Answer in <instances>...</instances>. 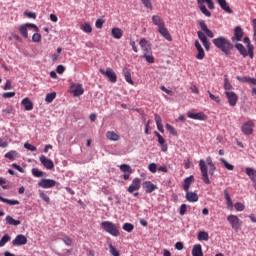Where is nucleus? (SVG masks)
Instances as JSON below:
<instances>
[{
    "instance_id": "nucleus-41",
    "label": "nucleus",
    "mask_w": 256,
    "mask_h": 256,
    "mask_svg": "<svg viewBox=\"0 0 256 256\" xmlns=\"http://www.w3.org/2000/svg\"><path fill=\"white\" fill-rule=\"evenodd\" d=\"M9 241H11V236H9V234H5L0 240V247H5Z\"/></svg>"
},
{
    "instance_id": "nucleus-46",
    "label": "nucleus",
    "mask_w": 256,
    "mask_h": 256,
    "mask_svg": "<svg viewBox=\"0 0 256 256\" xmlns=\"http://www.w3.org/2000/svg\"><path fill=\"white\" fill-rule=\"evenodd\" d=\"M120 171H122V173H133L131 166H129L128 164H122L120 166Z\"/></svg>"
},
{
    "instance_id": "nucleus-61",
    "label": "nucleus",
    "mask_w": 256,
    "mask_h": 256,
    "mask_svg": "<svg viewBox=\"0 0 256 256\" xmlns=\"http://www.w3.org/2000/svg\"><path fill=\"white\" fill-rule=\"evenodd\" d=\"M2 113H4L5 115H11L13 113V107L12 106H8L5 109L2 110Z\"/></svg>"
},
{
    "instance_id": "nucleus-63",
    "label": "nucleus",
    "mask_w": 256,
    "mask_h": 256,
    "mask_svg": "<svg viewBox=\"0 0 256 256\" xmlns=\"http://www.w3.org/2000/svg\"><path fill=\"white\" fill-rule=\"evenodd\" d=\"M148 169L151 173H157V164L155 163H151L149 166H148Z\"/></svg>"
},
{
    "instance_id": "nucleus-4",
    "label": "nucleus",
    "mask_w": 256,
    "mask_h": 256,
    "mask_svg": "<svg viewBox=\"0 0 256 256\" xmlns=\"http://www.w3.org/2000/svg\"><path fill=\"white\" fill-rule=\"evenodd\" d=\"M100 226L106 233L112 235V237H119L121 235L119 226L111 221H103Z\"/></svg>"
},
{
    "instance_id": "nucleus-21",
    "label": "nucleus",
    "mask_w": 256,
    "mask_h": 256,
    "mask_svg": "<svg viewBox=\"0 0 256 256\" xmlns=\"http://www.w3.org/2000/svg\"><path fill=\"white\" fill-rule=\"evenodd\" d=\"M217 3L219 4L222 11H225V13H228L229 15L233 13V10L231 7H229V4H227V0H217Z\"/></svg>"
},
{
    "instance_id": "nucleus-23",
    "label": "nucleus",
    "mask_w": 256,
    "mask_h": 256,
    "mask_svg": "<svg viewBox=\"0 0 256 256\" xmlns=\"http://www.w3.org/2000/svg\"><path fill=\"white\" fill-rule=\"evenodd\" d=\"M25 111H33V102L29 98H24L21 102Z\"/></svg>"
},
{
    "instance_id": "nucleus-6",
    "label": "nucleus",
    "mask_w": 256,
    "mask_h": 256,
    "mask_svg": "<svg viewBox=\"0 0 256 256\" xmlns=\"http://www.w3.org/2000/svg\"><path fill=\"white\" fill-rule=\"evenodd\" d=\"M227 221L228 223H230L234 231H239V229H241V225H243V222L241 221V219H239L237 215H233V214L228 215Z\"/></svg>"
},
{
    "instance_id": "nucleus-31",
    "label": "nucleus",
    "mask_w": 256,
    "mask_h": 256,
    "mask_svg": "<svg viewBox=\"0 0 256 256\" xmlns=\"http://www.w3.org/2000/svg\"><path fill=\"white\" fill-rule=\"evenodd\" d=\"M155 122L158 131H160V133H163L165 131V129L163 128V120L161 119V116H159L158 114H155Z\"/></svg>"
},
{
    "instance_id": "nucleus-10",
    "label": "nucleus",
    "mask_w": 256,
    "mask_h": 256,
    "mask_svg": "<svg viewBox=\"0 0 256 256\" xmlns=\"http://www.w3.org/2000/svg\"><path fill=\"white\" fill-rule=\"evenodd\" d=\"M225 95L230 107H235L237 105V101H239V96H237L233 91H225Z\"/></svg>"
},
{
    "instance_id": "nucleus-14",
    "label": "nucleus",
    "mask_w": 256,
    "mask_h": 256,
    "mask_svg": "<svg viewBox=\"0 0 256 256\" xmlns=\"http://www.w3.org/2000/svg\"><path fill=\"white\" fill-rule=\"evenodd\" d=\"M12 245L14 247H19L21 245H27V237L23 234H18L14 240H12Z\"/></svg>"
},
{
    "instance_id": "nucleus-44",
    "label": "nucleus",
    "mask_w": 256,
    "mask_h": 256,
    "mask_svg": "<svg viewBox=\"0 0 256 256\" xmlns=\"http://www.w3.org/2000/svg\"><path fill=\"white\" fill-rule=\"evenodd\" d=\"M108 247H109V251H110L112 256H120L121 255L119 253V250H117V248H115V246H113V244L109 243Z\"/></svg>"
},
{
    "instance_id": "nucleus-1",
    "label": "nucleus",
    "mask_w": 256,
    "mask_h": 256,
    "mask_svg": "<svg viewBox=\"0 0 256 256\" xmlns=\"http://www.w3.org/2000/svg\"><path fill=\"white\" fill-rule=\"evenodd\" d=\"M207 165L209 169H207ZM199 167L202 175V181L205 183V185H211V180L209 179V175L213 177L217 169V167H215V164L213 163V159L211 158V156H208L206 158V162L205 160L201 159L199 161Z\"/></svg>"
},
{
    "instance_id": "nucleus-32",
    "label": "nucleus",
    "mask_w": 256,
    "mask_h": 256,
    "mask_svg": "<svg viewBox=\"0 0 256 256\" xmlns=\"http://www.w3.org/2000/svg\"><path fill=\"white\" fill-rule=\"evenodd\" d=\"M123 73H124L126 83H129L130 85H134L133 79H131V70L124 68Z\"/></svg>"
},
{
    "instance_id": "nucleus-42",
    "label": "nucleus",
    "mask_w": 256,
    "mask_h": 256,
    "mask_svg": "<svg viewBox=\"0 0 256 256\" xmlns=\"http://www.w3.org/2000/svg\"><path fill=\"white\" fill-rule=\"evenodd\" d=\"M220 162L223 163L224 167L228 171H233V169H235V166H233V164H230L229 162H227V160H225V158H220Z\"/></svg>"
},
{
    "instance_id": "nucleus-15",
    "label": "nucleus",
    "mask_w": 256,
    "mask_h": 256,
    "mask_svg": "<svg viewBox=\"0 0 256 256\" xmlns=\"http://www.w3.org/2000/svg\"><path fill=\"white\" fill-rule=\"evenodd\" d=\"M187 117L189 119H194L195 121L207 120V115H205V113H203V112H198V113L188 112Z\"/></svg>"
},
{
    "instance_id": "nucleus-56",
    "label": "nucleus",
    "mask_w": 256,
    "mask_h": 256,
    "mask_svg": "<svg viewBox=\"0 0 256 256\" xmlns=\"http://www.w3.org/2000/svg\"><path fill=\"white\" fill-rule=\"evenodd\" d=\"M208 95L212 101H215V103H221V98H219V96L213 95L211 91H208Z\"/></svg>"
},
{
    "instance_id": "nucleus-27",
    "label": "nucleus",
    "mask_w": 256,
    "mask_h": 256,
    "mask_svg": "<svg viewBox=\"0 0 256 256\" xmlns=\"http://www.w3.org/2000/svg\"><path fill=\"white\" fill-rule=\"evenodd\" d=\"M235 48L237 49V51H239L242 57H249V52H247V49H245V46H243V44L238 43L235 45Z\"/></svg>"
},
{
    "instance_id": "nucleus-40",
    "label": "nucleus",
    "mask_w": 256,
    "mask_h": 256,
    "mask_svg": "<svg viewBox=\"0 0 256 256\" xmlns=\"http://www.w3.org/2000/svg\"><path fill=\"white\" fill-rule=\"evenodd\" d=\"M139 45L143 52L151 50V47L147 46V40L145 38L140 40Z\"/></svg>"
},
{
    "instance_id": "nucleus-50",
    "label": "nucleus",
    "mask_w": 256,
    "mask_h": 256,
    "mask_svg": "<svg viewBox=\"0 0 256 256\" xmlns=\"http://www.w3.org/2000/svg\"><path fill=\"white\" fill-rule=\"evenodd\" d=\"M166 129L171 135L177 136V130L171 124H166Z\"/></svg>"
},
{
    "instance_id": "nucleus-11",
    "label": "nucleus",
    "mask_w": 256,
    "mask_h": 256,
    "mask_svg": "<svg viewBox=\"0 0 256 256\" xmlns=\"http://www.w3.org/2000/svg\"><path fill=\"white\" fill-rule=\"evenodd\" d=\"M139 189H141V178H134L127 191L128 193L133 194L135 191H139Z\"/></svg>"
},
{
    "instance_id": "nucleus-51",
    "label": "nucleus",
    "mask_w": 256,
    "mask_h": 256,
    "mask_svg": "<svg viewBox=\"0 0 256 256\" xmlns=\"http://www.w3.org/2000/svg\"><path fill=\"white\" fill-rule=\"evenodd\" d=\"M62 241L67 247H71V245H73V239L69 238V236L62 238Z\"/></svg>"
},
{
    "instance_id": "nucleus-54",
    "label": "nucleus",
    "mask_w": 256,
    "mask_h": 256,
    "mask_svg": "<svg viewBox=\"0 0 256 256\" xmlns=\"http://www.w3.org/2000/svg\"><path fill=\"white\" fill-rule=\"evenodd\" d=\"M32 175H34V177H43V171H41L37 168H33Z\"/></svg>"
},
{
    "instance_id": "nucleus-64",
    "label": "nucleus",
    "mask_w": 256,
    "mask_h": 256,
    "mask_svg": "<svg viewBox=\"0 0 256 256\" xmlns=\"http://www.w3.org/2000/svg\"><path fill=\"white\" fill-rule=\"evenodd\" d=\"M185 213H187V204H182L180 206V215L183 216Z\"/></svg>"
},
{
    "instance_id": "nucleus-2",
    "label": "nucleus",
    "mask_w": 256,
    "mask_h": 256,
    "mask_svg": "<svg viewBox=\"0 0 256 256\" xmlns=\"http://www.w3.org/2000/svg\"><path fill=\"white\" fill-rule=\"evenodd\" d=\"M212 43L216 49L222 51V53L226 54L227 56L231 55V51H233V43L225 36H219L212 40Z\"/></svg>"
},
{
    "instance_id": "nucleus-49",
    "label": "nucleus",
    "mask_w": 256,
    "mask_h": 256,
    "mask_svg": "<svg viewBox=\"0 0 256 256\" xmlns=\"http://www.w3.org/2000/svg\"><path fill=\"white\" fill-rule=\"evenodd\" d=\"M39 197L40 199L44 200L45 203H51V198H49L47 194L41 190H39Z\"/></svg>"
},
{
    "instance_id": "nucleus-12",
    "label": "nucleus",
    "mask_w": 256,
    "mask_h": 256,
    "mask_svg": "<svg viewBox=\"0 0 256 256\" xmlns=\"http://www.w3.org/2000/svg\"><path fill=\"white\" fill-rule=\"evenodd\" d=\"M194 45L197 51L196 59H198V61H203V59H205V50L203 49V46H201L199 40H195Z\"/></svg>"
},
{
    "instance_id": "nucleus-58",
    "label": "nucleus",
    "mask_w": 256,
    "mask_h": 256,
    "mask_svg": "<svg viewBox=\"0 0 256 256\" xmlns=\"http://www.w3.org/2000/svg\"><path fill=\"white\" fill-rule=\"evenodd\" d=\"M33 43H39L41 41V34L34 33L32 36Z\"/></svg>"
},
{
    "instance_id": "nucleus-37",
    "label": "nucleus",
    "mask_w": 256,
    "mask_h": 256,
    "mask_svg": "<svg viewBox=\"0 0 256 256\" xmlns=\"http://www.w3.org/2000/svg\"><path fill=\"white\" fill-rule=\"evenodd\" d=\"M18 153L15 150H11L5 154L6 159H10V161H15V158L17 157Z\"/></svg>"
},
{
    "instance_id": "nucleus-29",
    "label": "nucleus",
    "mask_w": 256,
    "mask_h": 256,
    "mask_svg": "<svg viewBox=\"0 0 256 256\" xmlns=\"http://www.w3.org/2000/svg\"><path fill=\"white\" fill-rule=\"evenodd\" d=\"M111 35L114 39H121V37H123V30H121V28H113L111 31Z\"/></svg>"
},
{
    "instance_id": "nucleus-24",
    "label": "nucleus",
    "mask_w": 256,
    "mask_h": 256,
    "mask_svg": "<svg viewBox=\"0 0 256 256\" xmlns=\"http://www.w3.org/2000/svg\"><path fill=\"white\" fill-rule=\"evenodd\" d=\"M143 57L147 61V63H155V57H153V52L150 50H146L143 52Z\"/></svg>"
},
{
    "instance_id": "nucleus-18",
    "label": "nucleus",
    "mask_w": 256,
    "mask_h": 256,
    "mask_svg": "<svg viewBox=\"0 0 256 256\" xmlns=\"http://www.w3.org/2000/svg\"><path fill=\"white\" fill-rule=\"evenodd\" d=\"M156 137H158V143L160 144L161 151L163 153H167V150L169 149V146L165 142V138L159 134V132H155Z\"/></svg>"
},
{
    "instance_id": "nucleus-52",
    "label": "nucleus",
    "mask_w": 256,
    "mask_h": 256,
    "mask_svg": "<svg viewBox=\"0 0 256 256\" xmlns=\"http://www.w3.org/2000/svg\"><path fill=\"white\" fill-rule=\"evenodd\" d=\"M234 208L236 209V211H245V204L241 202H236L234 204Z\"/></svg>"
},
{
    "instance_id": "nucleus-34",
    "label": "nucleus",
    "mask_w": 256,
    "mask_h": 256,
    "mask_svg": "<svg viewBox=\"0 0 256 256\" xmlns=\"http://www.w3.org/2000/svg\"><path fill=\"white\" fill-rule=\"evenodd\" d=\"M5 220L8 225H13L14 227L19 226V224L21 223L19 220H15L13 217L9 215L6 216Z\"/></svg>"
},
{
    "instance_id": "nucleus-20",
    "label": "nucleus",
    "mask_w": 256,
    "mask_h": 256,
    "mask_svg": "<svg viewBox=\"0 0 256 256\" xmlns=\"http://www.w3.org/2000/svg\"><path fill=\"white\" fill-rule=\"evenodd\" d=\"M244 43H246L247 45L248 55L250 59H253V57H255V53H254L255 48L253 47V44H251V40L249 39V37L244 38Z\"/></svg>"
},
{
    "instance_id": "nucleus-7",
    "label": "nucleus",
    "mask_w": 256,
    "mask_h": 256,
    "mask_svg": "<svg viewBox=\"0 0 256 256\" xmlns=\"http://www.w3.org/2000/svg\"><path fill=\"white\" fill-rule=\"evenodd\" d=\"M99 71L101 75L107 77L110 83H117V74H115V71H113V69L107 68L106 71L104 69H100Z\"/></svg>"
},
{
    "instance_id": "nucleus-28",
    "label": "nucleus",
    "mask_w": 256,
    "mask_h": 256,
    "mask_svg": "<svg viewBox=\"0 0 256 256\" xmlns=\"http://www.w3.org/2000/svg\"><path fill=\"white\" fill-rule=\"evenodd\" d=\"M74 97H81L83 93H85V90L83 89V85L77 84L75 89L72 91Z\"/></svg>"
},
{
    "instance_id": "nucleus-48",
    "label": "nucleus",
    "mask_w": 256,
    "mask_h": 256,
    "mask_svg": "<svg viewBox=\"0 0 256 256\" xmlns=\"http://www.w3.org/2000/svg\"><path fill=\"white\" fill-rule=\"evenodd\" d=\"M57 97V93L52 92L46 95L45 101L46 103H53V100Z\"/></svg>"
},
{
    "instance_id": "nucleus-30",
    "label": "nucleus",
    "mask_w": 256,
    "mask_h": 256,
    "mask_svg": "<svg viewBox=\"0 0 256 256\" xmlns=\"http://www.w3.org/2000/svg\"><path fill=\"white\" fill-rule=\"evenodd\" d=\"M195 181V178L193 176H189L186 179H184L183 189L185 192L189 191V187H191V183Z\"/></svg>"
},
{
    "instance_id": "nucleus-5",
    "label": "nucleus",
    "mask_w": 256,
    "mask_h": 256,
    "mask_svg": "<svg viewBox=\"0 0 256 256\" xmlns=\"http://www.w3.org/2000/svg\"><path fill=\"white\" fill-rule=\"evenodd\" d=\"M205 3L210 9H215V3L213 2V0H197V4L201 13H203V15H205L206 17H211V12L207 9Z\"/></svg>"
},
{
    "instance_id": "nucleus-3",
    "label": "nucleus",
    "mask_w": 256,
    "mask_h": 256,
    "mask_svg": "<svg viewBox=\"0 0 256 256\" xmlns=\"http://www.w3.org/2000/svg\"><path fill=\"white\" fill-rule=\"evenodd\" d=\"M152 23L153 25L158 27V32L162 37H164V39H166V41H173V37L171 36V33H169L167 27H165V21L163 20V18H161V16L153 15Z\"/></svg>"
},
{
    "instance_id": "nucleus-60",
    "label": "nucleus",
    "mask_w": 256,
    "mask_h": 256,
    "mask_svg": "<svg viewBox=\"0 0 256 256\" xmlns=\"http://www.w3.org/2000/svg\"><path fill=\"white\" fill-rule=\"evenodd\" d=\"M3 99H11L15 97V92H6L2 95Z\"/></svg>"
},
{
    "instance_id": "nucleus-22",
    "label": "nucleus",
    "mask_w": 256,
    "mask_h": 256,
    "mask_svg": "<svg viewBox=\"0 0 256 256\" xmlns=\"http://www.w3.org/2000/svg\"><path fill=\"white\" fill-rule=\"evenodd\" d=\"M186 199L189 201V203H197V201H199V195L188 190L186 192Z\"/></svg>"
},
{
    "instance_id": "nucleus-47",
    "label": "nucleus",
    "mask_w": 256,
    "mask_h": 256,
    "mask_svg": "<svg viewBox=\"0 0 256 256\" xmlns=\"http://www.w3.org/2000/svg\"><path fill=\"white\" fill-rule=\"evenodd\" d=\"M122 229L124 231H127V233H131V231H133V229H135V226L131 223H124L122 226Z\"/></svg>"
},
{
    "instance_id": "nucleus-39",
    "label": "nucleus",
    "mask_w": 256,
    "mask_h": 256,
    "mask_svg": "<svg viewBox=\"0 0 256 256\" xmlns=\"http://www.w3.org/2000/svg\"><path fill=\"white\" fill-rule=\"evenodd\" d=\"M0 201H2V203H7V205H19V201L18 200H10V199H7V198H3L1 195H0Z\"/></svg>"
},
{
    "instance_id": "nucleus-9",
    "label": "nucleus",
    "mask_w": 256,
    "mask_h": 256,
    "mask_svg": "<svg viewBox=\"0 0 256 256\" xmlns=\"http://www.w3.org/2000/svg\"><path fill=\"white\" fill-rule=\"evenodd\" d=\"M255 128V123L253 120H249L248 122L242 125L241 131L244 135H253V129Z\"/></svg>"
},
{
    "instance_id": "nucleus-38",
    "label": "nucleus",
    "mask_w": 256,
    "mask_h": 256,
    "mask_svg": "<svg viewBox=\"0 0 256 256\" xmlns=\"http://www.w3.org/2000/svg\"><path fill=\"white\" fill-rule=\"evenodd\" d=\"M246 175L251 179V181H256V174L253 168H246Z\"/></svg>"
},
{
    "instance_id": "nucleus-53",
    "label": "nucleus",
    "mask_w": 256,
    "mask_h": 256,
    "mask_svg": "<svg viewBox=\"0 0 256 256\" xmlns=\"http://www.w3.org/2000/svg\"><path fill=\"white\" fill-rule=\"evenodd\" d=\"M197 36H198V39H200V41L202 43H205V41H207V36L202 31H198Z\"/></svg>"
},
{
    "instance_id": "nucleus-62",
    "label": "nucleus",
    "mask_w": 256,
    "mask_h": 256,
    "mask_svg": "<svg viewBox=\"0 0 256 256\" xmlns=\"http://www.w3.org/2000/svg\"><path fill=\"white\" fill-rule=\"evenodd\" d=\"M24 147H25V149H28V151H37V147L33 146L30 143H25Z\"/></svg>"
},
{
    "instance_id": "nucleus-26",
    "label": "nucleus",
    "mask_w": 256,
    "mask_h": 256,
    "mask_svg": "<svg viewBox=\"0 0 256 256\" xmlns=\"http://www.w3.org/2000/svg\"><path fill=\"white\" fill-rule=\"evenodd\" d=\"M106 138L109 141H119V139H121V137L119 136V134H117L115 131H108L106 133Z\"/></svg>"
},
{
    "instance_id": "nucleus-25",
    "label": "nucleus",
    "mask_w": 256,
    "mask_h": 256,
    "mask_svg": "<svg viewBox=\"0 0 256 256\" xmlns=\"http://www.w3.org/2000/svg\"><path fill=\"white\" fill-rule=\"evenodd\" d=\"M192 256H203V248L201 244H196L192 248Z\"/></svg>"
},
{
    "instance_id": "nucleus-17",
    "label": "nucleus",
    "mask_w": 256,
    "mask_h": 256,
    "mask_svg": "<svg viewBox=\"0 0 256 256\" xmlns=\"http://www.w3.org/2000/svg\"><path fill=\"white\" fill-rule=\"evenodd\" d=\"M143 189L145 190V193H153V191H157L158 187L157 185L153 184L151 181H144L142 184Z\"/></svg>"
},
{
    "instance_id": "nucleus-13",
    "label": "nucleus",
    "mask_w": 256,
    "mask_h": 256,
    "mask_svg": "<svg viewBox=\"0 0 256 256\" xmlns=\"http://www.w3.org/2000/svg\"><path fill=\"white\" fill-rule=\"evenodd\" d=\"M243 35H245L243 28H241V26H236L234 29V35L231 37V41L233 43H235V41H241V39H243Z\"/></svg>"
},
{
    "instance_id": "nucleus-8",
    "label": "nucleus",
    "mask_w": 256,
    "mask_h": 256,
    "mask_svg": "<svg viewBox=\"0 0 256 256\" xmlns=\"http://www.w3.org/2000/svg\"><path fill=\"white\" fill-rule=\"evenodd\" d=\"M38 185L42 189H51L52 187H55L57 185V181L53 179L43 178L38 182Z\"/></svg>"
},
{
    "instance_id": "nucleus-43",
    "label": "nucleus",
    "mask_w": 256,
    "mask_h": 256,
    "mask_svg": "<svg viewBox=\"0 0 256 256\" xmlns=\"http://www.w3.org/2000/svg\"><path fill=\"white\" fill-rule=\"evenodd\" d=\"M80 29L82 31H84V33H92V31H93V28L91 27V25L89 23L82 24L80 26Z\"/></svg>"
},
{
    "instance_id": "nucleus-57",
    "label": "nucleus",
    "mask_w": 256,
    "mask_h": 256,
    "mask_svg": "<svg viewBox=\"0 0 256 256\" xmlns=\"http://www.w3.org/2000/svg\"><path fill=\"white\" fill-rule=\"evenodd\" d=\"M237 81H240V83H249L250 77L247 76H237Z\"/></svg>"
},
{
    "instance_id": "nucleus-33",
    "label": "nucleus",
    "mask_w": 256,
    "mask_h": 256,
    "mask_svg": "<svg viewBox=\"0 0 256 256\" xmlns=\"http://www.w3.org/2000/svg\"><path fill=\"white\" fill-rule=\"evenodd\" d=\"M224 197L226 199L227 208L233 209V200L231 199V195H229V192L227 190H224Z\"/></svg>"
},
{
    "instance_id": "nucleus-36",
    "label": "nucleus",
    "mask_w": 256,
    "mask_h": 256,
    "mask_svg": "<svg viewBox=\"0 0 256 256\" xmlns=\"http://www.w3.org/2000/svg\"><path fill=\"white\" fill-rule=\"evenodd\" d=\"M18 31L20 32V35H22V37H24V39L29 38V33L27 32V27L25 25H21L18 28Z\"/></svg>"
},
{
    "instance_id": "nucleus-55",
    "label": "nucleus",
    "mask_w": 256,
    "mask_h": 256,
    "mask_svg": "<svg viewBox=\"0 0 256 256\" xmlns=\"http://www.w3.org/2000/svg\"><path fill=\"white\" fill-rule=\"evenodd\" d=\"M142 5L146 7V9H153V4L151 3V0H141Z\"/></svg>"
},
{
    "instance_id": "nucleus-35",
    "label": "nucleus",
    "mask_w": 256,
    "mask_h": 256,
    "mask_svg": "<svg viewBox=\"0 0 256 256\" xmlns=\"http://www.w3.org/2000/svg\"><path fill=\"white\" fill-rule=\"evenodd\" d=\"M198 241H209V233L200 231L197 236Z\"/></svg>"
},
{
    "instance_id": "nucleus-59",
    "label": "nucleus",
    "mask_w": 256,
    "mask_h": 256,
    "mask_svg": "<svg viewBox=\"0 0 256 256\" xmlns=\"http://www.w3.org/2000/svg\"><path fill=\"white\" fill-rule=\"evenodd\" d=\"M3 89L4 91H11V89H13L11 80H6V84Z\"/></svg>"
},
{
    "instance_id": "nucleus-16",
    "label": "nucleus",
    "mask_w": 256,
    "mask_h": 256,
    "mask_svg": "<svg viewBox=\"0 0 256 256\" xmlns=\"http://www.w3.org/2000/svg\"><path fill=\"white\" fill-rule=\"evenodd\" d=\"M39 159L40 163L43 164L45 169H55V164L53 163V160L46 158L45 155H41Z\"/></svg>"
},
{
    "instance_id": "nucleus-45",
    "label": "nucleus",
    "mask_w": 256,
    "mask_h": 256,
    "mask_svg": "<svg viewBox=\"0 0 256 256\" xmlns=\"http://www.w3.org/2000/svg\"><path fill=\"white\" fill-rule=\"evenodd\" d=\"M224 89L225 91H233V85H231L227 76L224 78Z\"/></svg>"
},
{
    "instance_id": "nucleus-19",
    "label": "nucleus",
    "mask_w": 256,
    "mask_h": 256,
    "mask_svg": "<svg viewBox=\"0 0 256 256\" xmlns=\"http://www.w3.org/2000/svg\"><path fill=\"white\" fill-rule=\"evenodd\" d=\"M200 29L204 31V33L207 35V37H210V39H213L215 37V34H213V31H211L208 27L207 24L205 23L204 20L199 22Z\"/></svg>"
}]
</instances>
